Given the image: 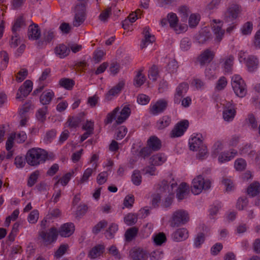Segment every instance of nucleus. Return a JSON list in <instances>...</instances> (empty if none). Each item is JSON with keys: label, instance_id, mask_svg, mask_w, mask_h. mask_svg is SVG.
<instances>
[{"label": "nucleus", "instance_id": "f257e3e1", "mask_svg": "<svg viewBox=\"0 0 260 260\" xmlns=\"http://www.w3.org/2000/svg\"><path fill=\"white\" fill-rule=\"evenodd\" d=\"M47 158V153L41 148H32L28 151L25 159L27 163L31 166H37L44 163Z\"/></svg>", "mask_w": 260, "mask_h": 260}, {"label": "nucleus", "instance_id": "f03ea898", "mask_svg": "<svg viewBox=\"0 0 260 260\" xmlns=\"http://www.w3.org/2000/svg\"><path fill=\"white\" fill-rule=\"evenodd\" d=\"M189 220L188 212L184 210L180 209L174 212L170 220L171 227H179L186 224Z\"/></svg>", "mask_w": 260, "mask_h": 260}, {"label": "nucleus", "instance_id": "7ed1b4c3", "mask_svg": "<svg viewBox=\"0 0 260 260\" xmlns=\"http://www.w3.org/2000/svg\"><path fill=\"white\" fill-rule=\"evenodd\" d=\"M232 88L236 95L243 98L247 93V86L244 80L238 75H235L232 78Z\"/></svg>", "mask_w": 260, "mask_h": 260}, {"label": "nucleus", "instance_id": "20e7f679", "mask_svg": "<svg viewBox=\"0 0 260 260\" xmlns=\"http://www.w3.org/2000/svg\"><path fill=\"white\" fill-rule=\"evenodd\" d=\"M210 186L211 182L209 180H205L202 175H199L192 180L191 191L194 194H198L202 190L208 189Z\"/></svg>", "mask_w": 260, "mask_h": 260}, {"label": "nucleus", "instance_id": "39448f33", "mask_svg": "<svg viewBox=\"0 0 260 260\" xmlns=\"http://www.w3.org/2000/svg\"><path fill=\"white\" fill-rule=\"evenodd\" d=\"M240 12V7L238 5H230L223 15V20L226 22H233L238 16Z\"/></svg>", "mask_w": 260, "mask_h": 260}, {"label": "nucleus", "instance_id": "423d86ee", "mask_svg": "<svg viewBox=\"0 0 260 260\" xmlns=\"http://www.w3.org/2000/svg\"><path fill=\"white\" fill-rule=\"evenodd\" d=\"M85 6L84 4H77L75 7V15L73 24L74 26H80L85 20Z\"/></svg>", "mask_w": 260, "mask_h": 260}, {"label": "nucleus", "instance_id": "0eeeda50", "mask_svg": "<svg viewBox=\"0 0 260 260\" xmlns=\"http://www.w3.org/2000/svg\"><path fill=\"white\" fill-rule=\"evenodd\" d=\"M215 53L210 49L204 50L197 58V62L201 67L210 63L213 59Z\"/></svg>", "mask_w": 260, "mask_h": 260}, {"label": "nucleus", "instance_id": "6e6552de", "mask_svg": "<svg viewBox=\"0 0 260 260\" xmlns=\"http://www.w3.org/2000/svg\"><path fill=\"white\" fill-rule=\"evenodd\" d=\"M59 234L57 229L53 227L49 229L48 232L42 231L40 233V236L43 240L46 245L50 244L54 242Z\"/></svg>", "mask_w": 260, "mask_h": 260}, {"label": "nucleus", "instance_id": "1a4fd4ad", "mask_svg": "<svg viewBox=\"0 0 260 260\" xmlns=\"http://www.w3.org/2000/svg\"><path fill=\"white\" fill-rule=\"evenodd\" d=\"M211 25L215 36V40L218 43L220 42L224 34V30L222 29V21L213 19L211 23Z\"/></svg>", "mask_w": 260, "mask_h": 260}, {"label": "nucleus", "instance_id": "9d476101", "mask_svg": "<svg viewBox=\"0 0 260 260\" xmlns=\"http://www.w3.org/2000/svg\"><path fill=\"white\" fill-rule=\"evenodd\" d=\"M189 125L188 121L184 120L178 122L171 133V137H179L183 135Z\"/></svg>", "mask_w": 260, "mask_h": 260}, {"label": "nucleus", "instance_id": "9b49d317", "mask_svg": "<svg viewBox=\"0 0 260 260\" xmlns=\"http://www.w3.org/2000/svg\"><path fill=\"white\" fill-rule=\"evenodd\" d=\"M188 84L186 82L180 83L176 87L174 94V102L175 104H179L182 97L188 90Z\"/></svg>", "mask_w": 260, "mask_h": 260}, {"label": "nucleus", "instance_id": "f8f14e48", "mask_svg": "<svg viewBox=\"0 0 260 260\" xmlns=\"http://www.w3.org/2000/svg\"><path fill=\"white\" fill-rule=\"evenodd\" d=\"M32 89V82L29 80H26L19 87L16 95L17 99H21L26 97L31 91Z\"/></svg>", "mask_w": 260, "mask_h": 260}, {"label": "nucleus", "instance_id": "ddd939ff", "mask_svg": "<svg viewBox=\"0 0 260 260\" xmlns=\"http://www.w3.org/2000/svg\"><path fill=\"white\" fill-rule=\"evenodd\" d=\"M167 106L168 102L165 99H160L150 106V112L152 114L156 115L162 113Z\"/></svg>", "mask_w": 260, "mask_h": 260}, {"label": "nucleus", "instance_id": "4468645a", "mask_svg": "<svg viewBox=\"0 0 260 260\" xmlns=\"http://www.w3.org/2000/svg\"><path fill=\"white\" fill-rule=\"evenodd\" d=\"M149 29V27L144 28L143 34L144 36V39L142 40L140 44V48L142 49L146 48L149 44H152L155 40L154 36L150 34Z\"/></svg>", "mask_w": 260, "mask_h": 260}, {"label": "nucleus", "instance_id": "2eb2a0df", "mask_svg": "<svg viewBox=\"0 0 260 260\" xmlns=\"http://www.w3.org/2000/svg\"><path fill=\"white\" fill-rule=\"evenodd\" d=\"M75 230V226L73 223L68 222L62 224L58 231L59 235L63 237H69L72 235Z\"/></svg>", "mask_w": 260, "mask_h": 260}, {"label": "nucleus", "instance_id": "dca6fc26", "mask_svg": "<svg viewBox=\"0 0 260 260\" xmlns=\"http://www.w3.org/2000/svg\"><path fill=\"white\" fill-rule=\"evenodd\" d=\"M130 255L133 260H145L148 259L147 252L140 248L132 249Z\"/></svg>", "mask_w": 260, "mask_h": 260}, {"label": "nucleus", "instance_id": "f3484780", "mask_svg": "<svg viewBox=\"0 0 260 260\" xmlns=\"http://www.w3.org/2000/svg\"><path fill=\"white\" fill-rule=\"evenodd\" d=\"M125 85V82L123 80L120 81L115 86L110 89L106 94V99L110 100L112 96H115L119 94Z\"/></svg>", "mask_w": 260, "mask_h": 260}, {"label": "nucleus", "instance_id": "a211bd4d", "mask_svg": "<svg viewBox=\"0 0 260 260\" xmlns=\"http://www.w3.org/2000/svg\"><path fill=\"white\" fill-rule=\"evenodd\" d=\"M27 35L30 40H37L40 38L41 30L38 24L32 23L29 26Z\"/></svg>", "mask_w": 260, "mask_h": 260}, {"label": "nucleus", "instance_id": "6ab92c4d", "mask_svg": "<svg viewBox=\"0 0 260 260\" xmlns=\"http://www.w3.org/2000/svg\"><path fill=\"white\" fill-rule=\"evenodd\" d=\"M189 193V186L186 183H181L177 189L176 193L177 198L179 201H181L186 198Z\"/></svg>", "mask_w": 260, "mask_h": 260}, {"label": "nucleus", "instance_id": "aec40b11", "mask_svg": "<svg viewBox=\"0 0 260 260\" xmlns=\"http://www.w3.org/2000/svg\"><path fill=\"white\" fill-rule=\"evenodd\" d=\"M238 154V152L235 149H231L229 151H224L221 152L218 156V161L220 163L225 162L233 159Z\"/></svg>", "mask_w": 260, "mask_h": 260}, {"label": "nucleus", "instance_id": "412c9836", "mask_svg": "<svg viewBox=\"0 0 260 260\" xmlns=\"http://www.w3.org/2000/svg\"><path fill=\"white\" fill-rule=\"evenodd\" d=\"M188 237V231L185 228L177 229L172 235L174 241L180 242L186 240Z\"/></svg>", "mask_w": 260, "mask_h": 260}, {"label": "nucleus", "instance_id": "4be33fe9", "mask_svg": "<svg viewBox=\"0 0 260 260\" xmlns=\"http://www.w3.org/2000/svg\"><path fill=\"white\" fill-rule=\"evenodd\" d=\"M148 146L153 151L159 150L161 147V141L155 136H151L147 142Z\"/></svg>", "mask_w": 260, "mask_h": 260}, {"label": "nucleus", "instance_id": "5701e85b", "mask_svg": "<svg viewBox=\"0 0 260 260\" xmlns=\"http://www.w3.org/2000/svg\"><path fill=\"white\" fill-rule=\"evenodd\" d=\"M131 113V110L129 105H125L120 112V115L116 120V123L120 124L124 122L128 118Z\"/></svg>", "mask_w": 260, "mask_h": 260}, {"label": "nucleus", "instance_id": "b1692460", "mask_svg": "<svg viewBox=\"0 0 260 260\" xmlns=\"http://www.w3.org/2000/svg\"><path fill=\"white\" fill-rule=\"evenodd\" d=\"M202 135L197 134L196 136H194L189 140V144L190 149L192 151H197L202 147L203 144L202 140L201 139Z\"/></svg>", "mask_w": 260, "mask_h": 260}, {"label": "nucleus", "instance_id": "393cba45", "mask_svg": "<svg viewBox=\"0 0 260 260\" xmlns=\"http://www.w3.org/2000/svg\"><path fill=\"white\" fill-rule=\"evenodd\" d=\"M70 49L64 44L57 45L54 49V53L60 58H63L69 54Z\"/></svg>", "mask_w": 260, "mask_h": 260}, {"label": "nucleus", "instance_id": "a878e982", "mask_svg": "<svg viewBox=\"0 0 260 260\" xmlns=\"http://www.w3.org/2000/svg\"><path fill=\"white\" fill-rule=\"evenodd\" d=\"M239 153L240 155L253 159L256 154L255 150L252 149V146L250 144H247L239 149Z\"/></svg>", "mask_w": 260, "mask_h": 260}, {"label": "nucleus", "instance_id": "bb28decb", "mask_svg": "<svg viewBox=\"0 0 260 260\" xmlns=\"http://www.w3.org/2000/svg\"><path fill=\"white\" fill-rule=\"evenodd\" d=\"M82 121L81 114L74 116H70L66 123V126L70 128H76Z\"/></svg>", "mask_w": 260, "mask_h": 260}, {"label": "nucleus", "instance_id": "cd10ccee", "mask_svg": "<svg viewBox=\"0 0 260 260\" xmlns=\"http://www.w3.org/2000/svg\"><path fill=\"white\" fill-rule=\"evenodd\" d=\"M158 191L160 193L167 192L169 194L172 193L173 189L174 187L177 186V183H172L170 187L169 186L168 181L166 180H163L160 183Z\"/></svg>", "mask_w": 260, "mask_h": 260}, {"label": "nucleus", "instance_id": "c85d7f7f", "mask_svg": "<svg viewBox=\"0 0 260 260\" xmlns=\"http://www.w3.org/2000/svg\"><path fill=\"white\" fill-rule=\"evenodd\" d=\"M54 96V92L51 90H46L43 92L40 98V101L42 104L46 105L49 104Z\"/></svg>", "mask_w": 260, "mask_h": 260}, {"label": "nucleus", "instance_id": "c756f323", "mask_svg": "<svg viewBox=\"0 0 260 260\" xmlns=\"http://www.w3.org/2000/svg\"><path fill=\"white\" fill-rule=\"evenodd\" d=\"M167 160V157L164 153H158L152 156L150 158V162L152 165L160 166Z\"/></svg>", "mask_w": 260, "mask_h": 260}, {"label": "nucleus", "instance_id": "7c9ffc66", "mask_svg": "<svg viewBox=\"0 0 260 260\" xmlns=\"http://www.w3.org/2000/svg\"><path fill=\"white\" fill-rule=\"evenodd\" d=\"M247 191L249 196L255 197L260 193V183L258 181L252 182L248 186Z\"/></svg>", "mask_w": 260, "mask_h": 260}, {"label": "nucleus", "instance_id": "2f4dec72", "mask_svg": "<svg viewBox=\"0 0 260 260\" xmlns=\"http://www.w3.org/2000/svg\"><path fill=\"white\" fill-rule=\"evenodd\" d=\"M258 60L257 58L253 55L249 56L246 60V66L249 72L254 71L258 67Z\"/></svg>", "mask_w": 260, "mask_h": 260}, {"label": "nucleus", "instance_id": "473e14b6", "mask_svg": "<svg viewBox=\"0 0 260 260\" xmlns=\"http://www.w3.org/2000/svg\"><path fill=\"white\" fill-rule=\"evenodd\" d=\"M246 123L250 129L256 130L258 126V122L255 115L252 113H249L247 115L246 118Z\"/></svg>", "mask_w": 260, "mask_h": 260}, {"label": "nucleus", "instance_id": "72a5a7b5", "mask_svg": "<svg viewBox=\"0 0 260 260\" xmlns=\"http://www.w3.org/2000/svg\"><path fill=\"white\" fill-rule=\"evenodd\" d=\"M196 38L199 43L204 44L211 38V34L210 31L203 30L196 36Z\"/></svg>", "mask_w": 260, "mask_h": 260}, {"label": "nucleus", "instance_id": "f704fd0d", "mask_svg": "<svg viewBox=\"0 0 260 260\" xmlns=\"http://www.w3.org/2000/svg\"><path fill=\"white\" fill-rule=\"evenodd\" d=\"M104 249L105 247L102 245L95 246L90 250L88 256L91 258H95L104 252Z\"/></svg>", "mask_w": 260, "mask_h": 260}, {"label": "nucleus", "instance_id": "c9c22d12", "mask_svg": "<svg viewBox=\"0 0 260 260\" xmlns=\"http://www.w3.org/2000/svg\"><path fill=\"white\" fill-rule=\"evenodd\" d=\"M59 84L65 89L70 90L75 85V82L71 79L63 78L59 80Z\"/></svg>", "mask_w": 260, "mask_h": 260}, {"label": "nucleus", "instance_id": "e433bc0d", "mask_svg": "<svg viewBox=\"0 0 260 260\" xmlns=\"http://www.w3.org/2000/svg\"><path fill=\"white\" fill-rule=\"evenodd\" d=\"M25 25V22L23 17L21 16L18 17L15 20L12 28V30L13 34L17 33V31H19L20 28Z\"/></svg>", "mask_w": 260, "mask_h": 260}, {"label": "nucleus", "instance_id": "4c0bfd02", "mask_svg": "<svg viewBox=\"0 0 260 260\" xmlns=\"http://www.w3.org/2000/svg\"><path fill=\"white\" fill-rule=\"evenodd\" d=\"M47 111L48 108L47 106H45L38 110L36 114L38 120L41 122H44L46 120Z\"/></svg>", "mask_w": 260, "mask_h": 260}, {"label": "nucleus", "instance_id": "58836bf2", "mask_svg": "<svg viewBox=\"0 0 260 260\" xmlns=\"http://www.w3.org/2000/svg\"><path fill=\"white\" fill-rule=\"evenodd\" d=\"M171 118L168 116H164L157 122L158 129H162L169 125L171 123Z\"/></svg>", "mask_w": 260, "mask_h": 260}, {"label": "nucleus", "instance_id": "ea45409f", "mask_svg": "<svg viewBox=\"0 0 260 260\" xmlns=\"http://www.w3.org/2000/svg\"><path fill=\"white\" fill-rule=\"evenodd\" d=\"M236 113L235 109H224L223 111V118L227 121H231L233 120Z\"/></svg>", "mask_w": 260, "mask_h": 260}, {"label": "nucleus", "instance_id": "a19ab883", "mask_svg": "<svg viewBox=\"0 0 260 260\" xmlns=\"http://www.w3.org/2000/svg\"><path fill=\"white\" fill-rule=\"evenodd\" d=\"M120 108L119 107L115 108L112 112L109 113L104 120L105 124L111 123L114 119H115L116 116L119 112Z\"/></svg>", "mask_w": 260, "mask_h": 260}, {"label": "nucleus", "instance_id": "79ce46f5", "mask_svg": "<svg viewBox=\"0 0 260 260\" xmlns=\"http://www.w3.org/2000/svg\"><path fill=\"white\" fill-rule=\"evenodd\" d=\"M138 232V229L136 227H132L127 230L125 233V240L127 241H132V239L136 236Z\"/></svg>", "mask_w": 260, "mask_h": 260}, {"label": "nucleus", "instance_id": "37998d69", "mask_svg": "<svg viewBox=\"0 0 260 260\" xmlns=\"http://www.w3.org/2000/svg\"><path fill=\"white\" fill-rule=\"evenodd\" d=\"M131 178L132 181L135 185L138 186L141 184L142 182V176L139 170H134Z\"/></svg>", "mask_w": 260, "mask_h": 260}, {"label": "nucleus", "instance_id": "c03bdc74", "mask_svg": "<svg viewBox=\"0 0 260 260\" xmlns=\"http://www.w3.org/2000/svg\"><path fill=\"white\" fill-rule=\"evenodd\" d=\"M118 230V225L115 223H112L108 229L107 230L105 234L107 239H112L114 237V234Z\"/></svg>", "mask_w": 260, "mask_h": 260}, {"label": "nucleus", "instance_id": "a18cd8bd", "mask_svg": "<svg viewBox=\"0 0 260 260\" xmlns=\"http://www.w3.org/2000/svg\"><path fill=\"white\" fill-rule=\"evenodd\" d=\"M40 173L39 171H35L29 176L27 181V186L32 187L37 182Z\"/></svg>", "mask_w": 260, "mask_h": 260}, {"label": "nucleus", "instance_id": "49530a36", "mask_svg": "<svg viewBox=\"0 0 260 260\" xmlns=\"http://www.w3.org/2000/svg\"><path fill=\"white\" fill-rule=\"evenodd\" d=\"M74 172H69L66 174L62 176L61 178L59 179L57 182L54 184V186H56L59 182L63 186H66L69 181L70 180L71 177L73 176Z\"/></svg>", "mask_w": 260, "mask_h": 260}, {"label": "nucleus", "instance_id": "de8ad7c7", "mask_svg": "<svg viewBox=\"0 0 260 260\" xmlns=\"http://www.w3.org/2000/svg\"><path fill=\"white\" fill-rule=\"evenodd\" d=\"M55 37V31L52 29H46L43 32V38L46 43H50Z\"/></svg>", "mask_w": 260, "mask_h": 260}, {"label": "nucleus", "instance_id": "09e8293b", "mask_svg": "<svg viewBox=\"0 0 260 260\" xmlns=\"http://www.w3.org/2000/svg\"><path fill=\"white\" fill-rule=\"evenodd\" d=\"M200 20V16L199 14H191L188 20L189 26L191 28L195 27Z\"/></svg>", "mask_w": 260, "mask_h": 260}, {"label": "nucleus", "instance_id": "8fccbe9b", "mask_svg": "<svg viewBox=\"0 0 260 260\" xmlns=\"http://www.w3.org/2000/svg\"><path fill=\"white\" fill-rule=\"evenodd\" d=\"M247 166L246 160L242 158L237 159L235 161V168L237 171H243Z\"/></svg>", "mask_w": 260, "mask_h": 260}, {"label": "nucleus", "instance_id": "3c124183", "mask_svg": "<svg viewBox=\"0 0 260 260\" xmlns=\"http://www.w3.org/2000/svg\"><path fill=\"white\" fill-rule=\"evenodd\" d=\"M168 20L171 28L175 27L178 23V18L175 13H170L168 14Z\"/></svg>", "mask_w": 260, "mask_h": 260}, {"label": "nucleus", "instance_id": "603ef678", "mask_svg": "<svg viewBox=\"0 0 260 260\" xmlns=\"http://www.w3.org/2000/svg\"><path fill=\"white\" fill-rule=\"evenodd\" d=\"M253 29V24L251 22L248 21L242 26L241 30L243 35H248L251 33Z\"/></svg>", "mask_w": 260, "mask_h": 260}, {"label": "nucleus", "instance_id": "864d4df0", "mask_svg": "<svg viewBox=\"0 0 260 260\" xmlns=\"http://www.w3.org/2000/svg\"><path fill=\"white\" fill-rule=\"evenodd\" d=\"M146 80L145 77L141 71H139L134 79V85L137 87L141 86L144 84Z\"/></svg>", "mask_w": 260, "mask_h": 260}, {"label": "nucleus", "instance_id": "5fc2aeb1", "mask_svg": "<svg viewBox=\"0 0 260 260\" xmlns=\"http://www.w3.org/2000/svg\"><path fill=\"white\" fill-rule=\"evenodd\" d=\"M137 216L136 215L134 214H128L126 216L124 217V222L128 225H132L135 224L137 221Z\"/></svg>", "mask_w": 260, "mask_h": 260}, {"label": "nucleus", "instance_id": "6e6d98bb", "mask_svg": "<svg viewBox=\"0 0 260 260\" xmlns=\"http://www.w3.org/2000/svg\"><path fill=\"white\" fill-rule=\"evenodd\" d=\"M205 234L203 232L199 233L194 240V246L199 248L205 241Z\"/></svg>", "mask_w": 260, "mask_h": 260}, {"label": "nucleus", "instance_id": "4d7b16f0", "mask_svg": "<svg viewBox=\"0 0 260 260\" xmlns=\"http://www.w3.org/2000/svg\"><path fill=\"white\" fill-rule=\"evenodd\" d=\"M127 129L125 126H121L119 127L116 133V139L117 140L122 139L126 134Z\"/></svg>", "mask_w": 260, "mask_h": 260}, {"label": "nucleus", "instance_id": "13d9d810", "mask_svg": "<svg viewBox=\"0 0 260 260\" xmlns=\"http://www.w3.org/2000/svg\"><path fill=\"white\" fill-rule=\"evenodd\" d=\"M108 225V222L105 220H103L98 222L92 229V232L95 234H98L102 229L105 228Z\"/></svg>", "mask_w": 260, "mask_h": 260}, {"label": "nucleus", "instance_id": "bf43d9fd", "mask_svg": "<svg viewBox=\"0 0 260 260\" xmlns=\"http://www.w3.org/2000/svg\"><path fill=\"white\" fill-rule=\"evenodd\" d=\"M167 238L164 233H159L156 235L154 238V242L157 245H161L163 243L165 242Z\"/></svg>", "mask_w": 260, "mask_h": 260}, {"label": "nucleus", "instance_id": "052dcab7", "mask_svg": "<svg viewBox=\"0 0 260 260\" xmlns=\"http://www.w3.org/2000/svg\"><path fill=\"white\" fill-rule=\"evenodd\" d=\"M27 75V70L22 69L17 73L16 76V80L18 82H21L26 78Z\"/></svg>", "mask_w": 260, "mask_h": 260}, {"label": "nucleus", "instance_id": "680f3d73", "mask_svg": "<svg viewBox=\"0 0 260 260\" xmlns=\"http://www.w3.org/2000/svg\"><path fill=\"white\" fill-rule=\"evenodd\" d=\"M234 58L232 55H230L227 58L224 63V68L226 72H230L231 71L232 67L233 64Z\"/></svg>", "mask_w": 260, "mask_h": 260}, {"label": "nucleus", "instance_id": "e2e57ef3", "mask_svg": "<svg viewBox=\"0 0 260 260\" xmlns=\"http://www.w3.org/2000/svg\"><path fill=\"white\" fill-rule=\"evenodd\" d=\"M39 218V212L37 210H34L28 215V221L31 223H36Z\"/></svg>", "mask_w": 260, "mask_h": 260}, {"label": "nucleus", "instance_id": "0e129e2a", "mask_svg": "<svg viewBox=\"0 0 260 260\" xmlns=\"http://www.w3.org/2000/svg\"><path fill=\"white\" fill-rule=\"evenodd\" d=\"M0 57L2 59V66H3V68H6L9 62V56L8 53L5 51H1Z\"/></svg>", "mask_w": 260, "mask_h": 260}, {"label": "nucleus", "instance_id": "69168bd1", "mask_svg": "<svg viewBox=\"0 0 260 260\" xmlns=\"http://www.w3.org/2000/svg\"><path fill=\"white\" fill-rule=\"evenodd\" d=\"M227 85V81L224 77H220L217 81L216 89L218 90H221L224 88Z\"/></svg>", "mask_w": 260, "mask_h": 260}, {"label": "nucleus", "instance_id": "338daca9", "mask_svg": "<svg viewBox=\"0 0 260 260\" xmlns=\"http://www.w3.org/2000/svg\"><path fill=\"white\" fill-rule=\"evenodd\" d=\"M158 75V69L156 66H153L149 72V77L150 80L155 81Z\"/></svg>", "mask_w": 260, "mask_h": 260}, {"label": "nucleus", "instance_id": "774afa93", "mask_svg": "<svg viewBox=\"0 0 260 260\" xmlns=\"http://www.w3.org/2000/svg\"><path fill=\"white\" fill-rule=\"evenodd\" d=\"M163 257V252L160 250H155L151 252L150 254L151 260H160Z\"/></svg>", "mask_w": 260, "mask_h": 260}]
</instances>
